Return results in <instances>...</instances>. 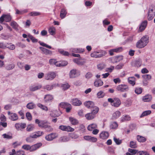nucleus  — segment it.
Wrapping results in <instances>:
<instances>
[{
    "label": "nucleus",
    "instance_id": "obj_1",
    "mask_svg": "<svg viewBox=\"0 0 155 155\" xmlns=\"http://www.w3.org/2000/svg\"><path fill=\"white\" fill-rule=\"evenodd\" d=\"M149 37L147 36H143L136 43V47L139 48L145 47L149 42Z\"/></svg>",
    "mask_w": 155,
    "mask_h": 155
},
{
    "label": "nucleus",
    "instance_id": "obj_2",
    "mask_svg": "<svg viewBox=\"0 0 155 155\" xmlns=\"http://www.w3.org/2000/svg\"><path fill=\"white\" fill-rule=\"evenodd\" d=\"M35 122L38 124L39 127L45 129L48 131H51L52 130V128L49 125V124L45 121H40L38 119H36Z\"/></svg>",
    "mask_w": 155,
    "mask_h": 155
},
{
    "label": "nucleus",
    "instance_id": "obj_3",
    "mask_svg": "<svg viewBox=\"0 0 155 155\" xmlns=\"http://www.w3.org/2000/svg\"><path fill=\"white\" fill-rule=\"evenodd\" d=\"M94 108V109L91 110V113H88L85 115V117L87 120H91L95 117L96 114L98 111L99 109L97 107H95Z\"/></svg>",
    "mask_w": 155,
    "mask_h": 155
},
{
    "label": "nucleus",
    "instance_id": "obj_4",
    "mask_svg": "<svg viewBox=\"0 0 155 155\" xmlns=\"http://www.w3.org/2000/svg\"><path fill=\"white\" fill-rule=\"evenodd\" d=\"M109 102L111 103V105L115 107H119L121 104L120 100L118 98H115L114 99L111 98L108 99Z\"/></svg>",
    "mask_w": 155,
    "mask_h": 155
},
{
    "label": "nucleus",
    "instance_id": "obj_5",
    "mask_svg": "<svg viewBox=\"0 0 155 155\" xmlns=\"http://www.w3.org/2000/svg\"><path fill=\"white\" fill-rule=\"evenodd\" d=\"M56 74L55 72L50 71L46 74L45 79L48 80H51L54 79L56 77Z\"/></svg>",
    "mask_w": 155,
    "mask_h": 155
},
{
    "label": "nucleus",
    "instance_id": "obj_6",
    "mask_svg": "<svg viewBox=\"0 0 155 155\" xmlns=\"http://www.w3.org/2000/svg\"><path fill=\"white\" fill-rule=\"evenodd\" d=\"M128 86L125 84H120L118 85L116 87V90L118 91L121 92L127 91L129 90Z\"/></svg>",
    "mask_w": 155,
    "mask_h": 155
},
{
    "label": "nucleus",
    "instance_id": "obj_7",
    "mask_svg": "<svg viewBox=\"0 0 155 155\" xmlns=\"http://www.w3.org/2000/svg\"><path fill=\"white\" fill-rule=\"evenodd\" d=\"M80 75V72L75 69L71 70L70 72L69 75L70 78H74L78 77Z\"/></svg>",
    "mask_w": 155,
    "mask_h": 155
},
{
    "label": "nucleus",
    "instance_id": "obj_8",
    "mask_svg": "<svg viewBox=\"0 0 155 155\" xmlns=\"http://www.w3.org/2000/svg\"><path fill=\"white\" fill-rule=\"evenodd\" d=\"M106 54V52L105 51H102L101 53H100L99 52L94 51L91 54V56L93 58H100L104 56Z\"/></svg>",
    "mask_w": 155,
    "mask_h": 155
},
{
    "label": "nucleus",
    "instance_id": "obj_9",
    "mask_svg": "<svg viewBox=\"0 0 155 155\" xmlns=\"http://www.w3.org/2000/svg\"><path fill=\"white\" fill-rule=\"evenodd\" d=\"M59 129L64 131L68 132H73L74 131V129L69 126H66L64 125H60L59 127Z\"/></svg>",
    "mask_w": 155,
    "mask_h": 155
},
{
    "label": "nucleus",
    "instance_id": "obj_10",
    "mask_svg": "<svg viewBox=\"0 0 155 155\" xmlns=\"http://www.w3.org/2000/svg\"><path fill=\"white\" fill-rule=\"evenodd\" d=\"M123 59V56H122L114 57L109 58L110 61L113 63L119 62Z\"/></svg>",
    "mask_w": 155,
    "mask_h": 155
},
{
    "label": "nucleus",
    "instance_id": "obj_11",
    "mask_svg": "<svg viewBox=\"0 0 155 155\" xmlns=\"http://www.w3.org/2000/svg\"><path fill=\"white\" fill-rule=\"evenodd\" d=\"M42 85L40 84H34L29 87V90L31 91L34 92L40 89Z\"/></svg>",
    "mask_w": 155,
    "mask_h": 155
},
{
    "label": "nucleus",
    "instance_id": "obj_12",
    "mask_svg": "<svg viewBox=\"0 0 155 155\" xmlns=\"http://www.w3.org/2000/svg\"><path fill=\"white\" fill-rule=\"evenodd\" d=\"M8 114L9 116V118L12 120L15 121L18 119V116L15 113H11L10 111H8Z\"/></svg>",
    "mask_w": 155,
    "mask_h": 155
},
{
    "label": "nucleus",
    "instance_id": "obj_13",
    "mask_svg": "<svg viewBox=\"0 0 155 155\" xmlns=\"http://www.w3.org/2000/svg\"><path fill=\"white\" fill-rule=\"evenodd\" d=\"M12 19L11 16L8 15H3L0 18V21L2 23L4 20L8 22L10 21Z\"/></svg>",
    "mask_w": 155,
    "mask_h": 155
},
{
    "label": "nucleus",
    "instance_id": "obj_14",
    "mask_svg": "<svg viewBox=\"0 0 155 155\" xmlns=\"http://www.w3.org/2000/svg\"><path fill=\"white\" fill-rule=\"evenodd\" d=\"M58 137V135L55 133H51L45 137V139L48 141H51L55 138Z\"/></svg>",
    "mask_w": 155,
    "mask_h": 155
},
{
    "label": "nucleus",
    "instance_id": "obj_15",
    "mask_svg": "<svg viewBox=\"0 0 155 155\" xmlns=\"http://www.w3.org/2000/svg\"><path fill=\"white\" fill-rule=\"evenodd\" d=\"M44 134L43 132L41 131H38L32 133L31 135L33 139L37 138Z\"/></svg>",
    "mask_w": 155,
    "mask_h": 155
},
{
    "label": "nucleus",
    "instance_id": "obj_16",
    "mask_svg": "<svg viewBox=\"0 0 155 155\" xmlns=\"http://www.w3.org/2000/svg\"><path fill=\"white\" fill-rule=\"evenodd\" d=\"M84 105L85 107L89 108H92V109H94V107H96L94 106V103L90 101H86L84 102Z\"/></svg>",
    "mask_w": 155,
    "mask_h": 155
},
{
    "label": "nucleus",
    "instance_id": "obj_17",
    "mask_svg": "<svg viewBox=\"0 0 155 155\" xmlns=\"http://www.w3.org/2000/svg\"><path fill=\"white\" fill-rule=\"evenodd\" d=\"M54 98L52 95L48 94L45 95L44 97V101L45 102L47 103L51 102Z\"/></svg>",
    "mask_w": 155,
    "mask_h": 155
},
{
    "label": "nucleus",
    "instance_id": "obj_18",
    "mask_svg": "<svg viewBox=\"0 0 155 155\" xmlns=\"http://www.w3.org/2000/svg\"><path fill=\"white\" fill-rule=\"evenodd\" d=\"M42 145L41 143H38L31 146V152L35 151L39 148Z\"/></svg>",
    "mask_w": 155,
    "mask_h": 155
},
{
    "label": "nucleus",
    "instance_id": "obj_19",
    "mask_svg": "<svg viewBox=\"0 0 155 155\" xmlns=\"http://www.w3.org/2000/svg\"><path fill=\"white\" fill-rule=\"evenodd\" d=\"M147 25V21L145 20L143 21L139 27V31H143L146 28Z\"/></svg>",
    "mask_w": 155,
    "mask_h": 155
},
{
    "label": "nucleus",
    "instance_id": "obj_20",
    "mask_svg": "<svg viewBox=\"0 0 155 155\" xmlns=\"http://www.w3.org/2000/svg\"><path fill=\"white\" fill-rule=\"evenodd\" d=\"M109 136L108 133L106 131L102 132L100 134V137L103 139H107Z\"/></svg>",
    "mask_w": 155,
    "mask_h": 155
},
{
    "label": "nucleus",
    "instance_id": "obj_21",
    "mask_svg": "<svg viewBox=\"0 0 155 155\" xmlns=\"http://www.w3.org/2000/svg\"><path fill=\"white\" fill-rule=\"evenodd\" d=\"M39 49L46 55L51 54L52 51L42 47H40Z\"/></svg>",
    "mask_w": 155,
    "mask_h": 155
},
{
    "label": "nucleus",
    "instance_id": "obj_22",
    "mask_svg": "<svg viewBox=\"0 0 155 155\" xmlns=\"http://www.w3.org/2000/svg\"><path fill=\"white\" fill-rule=\"evenodd\" d=\"M81 104V101L78 99L75 98L72 100V104L74 106H80Z\"/></svg>",
    "mask_w": 155,
    "mask_h": 155
},
{
    "label": "nucleus",
    "instance_id": "obj_23",
    "mask_svg": "<svg viewBox=\"0 0 155 155\" xmlns=\"http://www.w3.org/2000/svg\"><path fill=\"white\" fill-rule=\"evenodd\" d=\"M121 113L119 111H116L112 114V118L114 120L118 118L120 115Z\"/></svg>",
    "mask_w": 155,
    "mask_h": 155
},
{
    "label": "nucleus",
    "instance_id": "obj_24",
    "mask_svg": "<svg viewBox=\"0 0 155 155\" xmlns=\"http://www.w3.org/2000/svg\"><path fill=\"white\" fill-rule=\"evenodd\" d=\"M97 125L96 123H93L88 126L87 129L89 131H92L97 128Z\"/></svg>",
    "mask_w": 155,
    "mask_h": 155
},
{
    "label": "nucleus",
    "instance_id": "obj_25",
    "mask_svg": "<svg viewBox=\"0 0 155 155\" xmlns=\"http://www.w3.org/2000/svg\"><path fill=\"white\" fill-rule=\"evenodd\" d=\"M103 84V82L100 79L95 81L94 83V85L96 87H100Z\"/></svg>",
    "mask_w": 155,
    "mask_h": 155
},
{
    "label": "nucleus",
    "instance_id": "obj_26",
    "mask_svg": "<svg viewBox=\"0 0 155 155\" xmlns=\"http://www.w3.org/2000/svg\"><path fill=\"white\" fill-rule=\"evenodd\" d=\"M70 50L71 52L78 53H81L83 52L84 51V49L80 48H71Z\"/></svg>",
    "mask_w": 155,
    "mask_h": 155
},
{
    "label": "nucleus",
    "instance_id": "obj_27",
    "mask_svg": "<svg viewBox=\"0 0 155 155\" xmlns=\"http://www.w3.org/2000/svg\"><path fill=\"white\" fill-rule=\"evenodd\" d=\"M128 81L129 83L134 86L135 84V79L134 77H129L128 79Z\"/></svg>",
    "mask_w": 155,
    "mask_h": 155
},
{
    "label": "nucleus",
    "instance_id": "obj_28",
    "mask_svg": "<svg viewBox=\"0 0 155 155\" xmlns=\"http://www.w3.org/2000/svg\"><path fill=\"white\" fill-rule=\"evenodd\" d=\"M151 96L150 95H147L143 97V100L145 102H148L152 99Z\"/></svg>",
    "mask_w": 155,
    "mask_h": 155
},
{
    "label": "nucleus",
    "instance_id": "obj_29",
    "mask_svg": "<svg viewBox=\"0 0 155 155\" xmlns=\"http://www.w3.org/2000/svg\"><path fill=\"white\" fill-rule=\"evenodd\" d=\"M10 25L16 31L18 30V25L16 22L14 21H12Z\"/></svg>",
    "mask_w": 155,
    "mask_h": 155
},
{
    "label": "nucleus",
    "instance_id": "obj_30",
    "mask_svg": "<svg viewBox=\"0 0 155 155\" xmlns=\"http://www.w3.org/2000/svg\"><path fill=\"white\" fill-rule=\"evenodd\" d=\"M35 104L32 102H30L26 105L27 108L29 109H32L35 108Z\"/></svg>",
    "mask_w": 155,
    "mask_h": 155
},
{
    "label": "nucleus",
    "instance_id": "obj_31",
    "mask_svg": "<svg viewBox=\"0 0 155 155\" xmlns=\"http://www.w3.org/2000/svg\"><path fill=\"white\" fill-rule=\"evenodd\" d=\"M54 86V85H46L44 86H43L42 88L46 90L47 91H49L52 90L53 88V87Z\"/></svg>",
    "mask_w": 155,
    "mask_h": 155
},
{
    "label": "nucleus",
    "instance_id": "obj_32",
    "mask_svg": "<svg viewBox=\"0 0 155 155\" xmlns=\"http://www.w3.org/2000/svg\"><path fill=\"white\" fill-rule=\"evenodd\" d=\"M130 119V117L128 115H126L123 116L121 118V122H124L125 121L129 120Z\"/></svg>",
    "mask_w": 155,
    "mask_h": 155
},
{
    "label": "nucleus",
    "instance_id": "obj_33",
    "mask_svg": "<svg viewBox=\"0 0 155 155\" xmlns=\"http://www.w3.org/2000/svg\"><path fill=\"white\" fill-rule=\"evenodd\" d=\"M69 120L71 123L73 125H75L78 124V120L72 117H69Z\"/></svg>",
    "mask_w": 155,
    "mask_h": 155
},
{
    "label": "nucleus",
    "instance_id": "obj_34",
    "mask_svg": "<svg viewBox=\"0 0 155 155\" xmlns=\"http://www.w3.org/2000/svg\"><path fill=\"white\" fill-rule=\"evenodd\" d=\"M137 140L140 142H144L146 140V139L145 137L139 135L137 136Z\"/></svg>",
    "mask_w": 155,
    "mask_h": 155
},
{
    "label": "nucleus",
    "instance_id": "obj_35",
    "mask_svg": "<svg viewBox=\"0 0 155 155\" xmlns=\"http://www.w3.org/2000/svg\"><path fill=\"white\" fill-rule=\"evenodd\" d=\"M67 14V12L66 10L64 8H62L61 9V13H60V17L61 18H64Z\"/></svg>",
    "mask_w": 155,
    "mask_h": 155
},
{
    "label": "nucleus",
    "instance_id": "obj_36",
    "mask_svg": "<svg viewBox=\"0 0 155 155\" xmlns=\"http://www.w3.org/2000/svg\"><path fill=\"white\" fill-rule=\"evenodd\" d=\"M118 124L116 122H113L110 123V128L111 129H117L118 127Z\"/></svg>",
    "mask_w": 155,
    "mask_h": 155
},
{
    "label": "nucleus",
    "instance_id": "obj_37",
    "mask_svg": "<svg viewBox=\"0 0 155 155\" xmlns=\"http://www.w3.org/2000/svg\"><path fill=\"white\" fill-rule=\"evenodd\" d=\"M4 138L11 139L12 138V134L11 133L4 134L2 135Z\"/></svg>",
    "mask_w": 155,
    "mask_h": 155
},
{
    "label": "nucleus",
    "instance_id": "obj_38",
    "mask_svg": "<svg viewBox=\"0 0 155 155\" xmlns=\"http://www.w3.org/2000/svg\"><path fill=\"white\" fill-rule=\"evenodd\" d=\"M142 64V61L141 60L139 59L135 61V66L137 67H140Z\"/></svg>",
    "mask_w": 155,
    "mask_h": 155
},
{
    "label": "nucleus",
    "instance_id": "obj_39",
    "mask_svg": "<svg viewBox=\"0 0 155 155\" xmlns=\"http://www.w3.org/2000/svg\"><path fill=\"white\" fill-rule=\"evenodd\" d=\"M37 106L43 110H45L46 111H47L48 110V108L45 105H42L41 104H37Z\"/></svg>",
    "mask_w": 155,
    "mask_h": 155
},
{
    "label": "nucleus",
    "instance_id": "obj_40",
    "mask_svg": "<svg viewBox=\"0 0 155 155\" xmlns=\"http://www.w3.org/2000/svg\"><path fill=\"white\" fill-rule=\"evenodd\" d=\"M70 87L68 83H65L61 85V87L64 90H66L68 89Z\"/></svg>",
    "mask_w": 155,
    "mask_h": 155
},
{
    "label": "nucleus",
    "instance_id": "obj_41",
    "mask_svg": "<svg viewBox=\"0 0 155 155\" xmlns=\"http://www.w3.org/2000/svg\"><path fill=\"white\" fill-rule=\"evenodd\" d=\"M48 31L51 35H53L55 34V29L54 27H51L49 28Z\"/></svg>",
    "mask_w": 155,
    "mask_h": 155
},
{
    "label": "nucleus",
    "instance_id": "obj_42",
    "mask_svg": "<svg viewBox=\"0 0 155 155\" xmlns=\"http://www.w3.org/2000/svg\"><path fill=\"white\" fill-rule=\"evenodd\" d=\"M35 128L34 125L33 124L29 125L27 126L26 130L27 131L30 132L32 131Z\"/></svg>",
    "mask_w": 155,
    "mask_h": 155
},
{
    "label": "nucleus",
    "instance_id": "obj_43",
    "mask_svg": "<svg viewBox=\"0 0 155 155\" xmlns=\"http://www.w3.org/2000/svg\"><path fill=\"white\" fill-rule=\"evenodd\" d=\"M69 104L67 103L62 102L59 104V106L65 109L68 106V105Z\"/></svg>",
    "mask_w": 155,
    "mask_h": 155
},
{
    "label": "nucleus",
    "instance_id": "obj_44",
    "mask_svg": "<svg viewBox=\"0 0 155 155\" xmlns=\"http://www.w3.org/2000/svg\"><path fill=\"white\" fill-rule=\"evenodd\" d=\"M137 155H149V154L146 151H138Z\"/></svg>",
    "mask_w": 155,
    "mask_h": 155
},
{
    "label": "nucleus",
    "instance_id": "obj_45",
    "mask_svg": "<svg viewBox=\"0 0 155 155\" xmlns=\"http://www.w3.org/2000/svg\"><path fill=\"white\" fill-rule=\"evenodd\" d=\"M58 51L60 54L65 56H68L69 54L68 52L61 49H58Z\"/></svg>",
    "mask_w": 155,
    "mask_h": 155
},
{
    "label": "nucleus",
    "instance_id": "obj_46",
    "mask_svg": "<svg viewBox=\"0 0 155 155\" xmlns=\"http://www.w3.org/2000/svg\"><path fill=\"white\" fill-rule=\"evenodd\" d=\"M61 141L64 142H67L69 140V138L67 136H64L60 138Z\"/></svg>",
    "mask_w": 155,
    "mask_h": 155
},
{
    "label": "nucleus",
    "instance_id": "obj_47",
    "mask_svg": "<svg viewBox=\"0 0 155 155\" xmlns=\"http://www.w3.org/2000/svg\"><path fill=\"white\" fill-rule=\"evenodd\" d=\"M151 113L150 110H147L144 111L140 116V117H143L150 114Z\"/></svg>",
    "mask_w": 155,
    "mask_h": 155
},
{
    "label": "nucleus",
    "instance_id": "obj_48",
    "mask_svg": "<svg viewBox=\"0 0 155 155\" xmlns=\"http://www.w3.org/2000/svg\"><path fill=\"white\" fill-rule=\"evenodd\" d=\"M31 146L28 144H25L22 146V148L24 150H30L31 151Z\"/></svg>",
    "mask_w": 155,
    "mask_h": 155
},
{
    "label": "nucleus",
    "instance_id": "obj_49",
    "mask_svg": "<svg viewBox=\"0 0 155 155\" xmlns=\"http://www.w3.org/2000/svg\"><path fill=\"white\" fill-rule=\"evenodd\" d=\"M15 65L13 64H8L6 66V68L7 70H11L14 68Z\"/></svg>",
    "mask_w": 155,
    "mask_h": 155
},
{
    "label": "nucleus",
    "instance_id": "obj_50",
    "mask_svg": "<svg viewBox=\"0 0 155 155\" xmlns=\"http://www.w3.org/2000/svg\"><path fill=\"white\" fill-rule=\"evenodd\" d=\"M105 95L104 93L102 91H100L97 94V97L99 98H101L103 97Z\"/></svg>",
    "mask_w": 155,
    "mask_h": 155
},
{
    "label": "nucleus",
    "instance_id": "obj_51",
    "mask_svg": "<svg viewBox=\"0 0 155 155\" xmlns=\"http://www.w3.org/2000/svg\"><path fill=\"white\" fill-rule=\"evenodd\" d=\"M142 77L143 79L147 81L150 80L151 78V76L150 74H145L143 75Z\"/></svg>",
    "mask_w": 155,
    "mask_h": 155
},
{
    "label": "nucleus",
    "instance_id": "obj_52",
    "mask_svg": "<svg viewBox=\"0 0 155 155\" xmlns=\"http://www.w3.org/2000/svg\"><path fill=\"white\" fill-rule=\"evenodd\" d=\"M155 15V13L153 12L151 14H148V19L149 21H150L153 19Z\"/></svg>",
    "mask_w": 155,
    "mask_h": 155
},
{
    "label": "nucleus",
    "instance_id": "obj_53",
    "mask_svg": "<svg viewBox=\"0 0 155 155\" xmlns=\"http://www.w3.org/2000/svg\"><path fill=\"white\" fill-rule=\"evenodd\" d=\"M124 66V64L123 63H120L117 66H116L115 68L116 70H120L122 69Z\"/></svg>",
    "mask_w": 155,
    "mask_h": 155
},
{
    "label": "nucleus",
    "instance_id": "obj_54",
    "mask_svg": "<svg viewBox=\"0 0 155 155\" xmlns=\"http://www.w3.org/2000/svg\"><path fill=\"white\" fill-rule=\"evenodd\" d=\"M5 46L7 47V48L11 50H13L15 49V46L14 45L12 44H11Z\"/></svg>",
    "mask_w": 155,
    "mask_h": 155
},
{
    "label": "nucleus",
    "instance_id": "obj_55",
    "mask_svg": "<svg viewBox=\"0 0 155 155\" xmlns=\"http://www.w3.org/2000/svg\"><path fill=\"white\" fill-rule=\"evenodd\" d=\"M41 14L40 12H32L29 14V15L31 16H36L39 15Z\"/></svg>",
    "mask_w": 155,
    "mask_h": 155
},
{
    "label": "nucleus",
    "instance_id": "obj_56",
    "mask_svg": "<svg viewBox=\"0 0 155 155\" xmlns=\"http://www.w3.org/2000/svg\"><path fill=\"white\" fill-rule=\"evenodd\" d=\"M69 137L71 138L74 139H77L78 137V136L74 133H71L69 135Z\"/></svg>",
    "mask_w": 155,
    "mask_h": 155
},
{
    "label": "nucleus",
    "instance_id": "obj_57",
    "mask_svg": "<svg viewBox=\"0 0 155 155\" xmlns=\"http://www.w3.org/2000/svg\"><path fill=\"white\" fill-rule=\"evenodd\" d=\"M93 74L91 72H88L85 75V77L87 79H89L93 77Z\"/></svg>",
    "mask_w": 155,
    "mask_h": 155
},
{
    "label": "nucleus",
    "instance_id": "obj_58",
    "mask_svg": "<svg viewBox=\"0 0 155 155\" xmlns=\"http://www.w3.org/2000/svg\"><path fill=\"white\" fill-rule=\"evenodd\" d=\"M33 138L30 135L29 136L26 138V140L28 143H31L33 141Z\"/></svg>",
    "mask_w": 155,
    "mask_h": 155
},
{
    "label": "nucleus",
    "instance_id": "obj_59",
    "mask_svg": "<svg viewBox=\"0 0 155 155\" xmlns=\"http://www.w3.org/2000/svg\"><path fill=\"white\" fill-rule=\"evenodd\" d=\"M28 37L33 42H37L38 41V40L35 38L31 35H29Z\"/></svg>",
    "mask_w": 155,
    "mask_h": 155
},
{
    "label": "nucleus",
    "instance_id": "obj_60",
    "mask_svg": "<svg viewBox=\"0 0 155 155\" xmlns=\"http://www.w3.org/2000/svg\"><path fill=\"white\" fill-rule=\"evenodd\" d=\"M142 91V89L141 87L136 88L135 90V93L137 94H141Z\"/></svg>",
    "mask_w": 155,
    "mask_h": 155
},
{
    "label": "nucleus",
    "instance_id": "obj_61",
    "mask_svg": "<svg viewBox=\"0 0 155 155\" xmlns=\"http://www.w3.org/2000/svg\"><path fill=\"white\" fill-rule=\"evenodd\" d=\"M86 63V60L83 59H79L78 62V65H82Z\"/></svg>",
    "mask_w": 155,
    "mask_h": 155
},
{
    "label": "nucleus",
    "instance_id": "obj_62",
    "mask_svg": "<svg viewBox=\"0 0 155 155\" xmlns=\"http://www.w3.org/2000/svg\"><path fill=\"white\" fill-rule=\"evenodd\" d=\"M39 43L41 45L43 46L46 47L49 49H51V46H49L43 42L39 41Z\"/></svg>",
    "mask_w": 155,
    "mask_h": 155
},
{
    "label": "nucleus",
    "instance_id": "obj_63",
    "mask_svg": "<svg viewBox=\"0 0 155 155\" xmlns=\"http://www.w3.org/2000/svg\"><path fill=\"white\" fill-rule=\"evenodd\" d=\"M128 151L131 153H132V154H137V153L138 152V150L134 149H129L128 150Z\"/></svg>",
    "mask_w": 155,
    "mask_h": 155
},
{
    "label": "nucleus",
    "instance_id": "obj_64",
    "mask_svg": "<svg viewBox=\"0 0 155 155\" xmlns=\"http://www.w3.org/2000/svg\"><path fill=\"white\" fill-rule=\"evenodd\" d=\"M114 140L115 143L117 145L120 144L122 142L121 140L117 139L115 137H114Z\"/></svg>",
    "mask_w": 155,
    "mask_h": 155
}]
</instances>
